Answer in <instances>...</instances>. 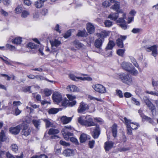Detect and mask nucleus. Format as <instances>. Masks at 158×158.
Returning <instances> with one entry per match:
<instances>
[{"instance_id":"nucleus-1","label":"nucleus","mask_w":158,"mask_h":158,"mask_svg":"<svg viewBox=\"0 0 158 158\" xmlns=\"http://www.w3.org/2000/svg\"><path fill=\"white\" fill-rule=\"evenodd\" d=\"M78 122L81 125L87 127L96 125L93 121V118L89 115L82 116L79 117L78 119Z\"/></svg>"},{"instance_id":"nucleus-2","label":"nucleus","mask_w":158,"mask_h":158,"mask_svg":"<svg viewBox=\"0 0 158 158\" xmlns=\"http://www.w3.org/2000/svg\"><path fill=\"white\" fill-rule=\"evenodd\" d=\"M118 79L122 82L130 85L132 84V80L131 75L127 73H121L118 75Z\"/></svg>"},{"instance_id":"nucleus-3","label":"nucleus","mask_w":158,"mask_h":158,"mask_svg":"<svg viewBox=\"0 0 158 158\" xmlns=\"http://www.w3.org/2000/svg\"><path fill=\"white\" fill-rule=\"evenodd\" d=\"M28 120L26 119V121H23V123L21 124V128L22 129V134L26 136L30 135L31 132V130L28 128V125L27 123H30L31 122V120L30 118H28Z\"/></svg>"},{"instance_id":"nucleus-4","label":"nucleus","mask_w":158,"mask_h":158,"mask_svg":"<svg viewBox=\"0 0 158 158\" xmlns=\"http://www.w3.org/2000/svg\"><path fill=\"white\" fill-rule=\"evenodd\" d=\"M73 129V127L70 126H65L64 127V128L62 129L61 133L63 135L64 139L66 140H69V137H72L73 136V134L69 132L67 129L72 130Z\"/></svg>"},{"instance_id":"nucleus-5","label":"nucleus","mask_w":158,"mask_h":158,"mask_svg":"<svg viewBox=\"0 0 158 158\" xmlns=\"http://www.w3.org/2000/svg\"><path fill=\"white\" fill-rule=\"evenodd\" d=\"M89 107L88 104L82 102L80 103L77 111L78 113H82L89 110Z\"/></svg>"},{"instance_id":"nucleus-6","label":"nucleus","mask_w":158,"mask_h":158,"mask_svg":"<svg viewBox=\"0 0 158 158\" xmlns=\"http://www.w3.org/2000/svg\"><path fill=\"white\" fill-rule=\"evenodd\" d=\"M94 89L97 92L103 94L106 93V90L105 87L100 84H97L93 86Z\"/></svg>"},{"instance_id":"nucleus-7","label":"nucleus","mask_w":158,"mask_h":158,"mask_svg":"<svg viewBox=\"0 0 158 158\" xmlns=\"http://www.w3.org/2000/svg\"><path fill=\"white\" fill-rule=\"evenodd\" d=\"M91 131L92 136L94 139L98 138L100 132L99 125H97L96 127L91 128Z\"/></svg>"},{"instance_id":"nucleus-8","label":"nucleus","mask_w":158,"mask_h":158,"mask_svg":"<svg viewBox=\"0 0 158 158\" xmlns=\"http://www.w3.org/2000/svg\"><path fill=\"white\" fill-rule=\"evenodd\" d=\"M60 44L61 42L60 41L56 39H55L54 40L52 41H51V44L52 48V52L53 54L56 53V56L58 53V50L57 49L55 50L54 49L55 48H53L55 47H58L60 45Z\"/></svg>"},{"instance_id":"nucleus-9","label":"nucleus","mask_w":158,"mask_h":158,"mask_svg":"<svg viewBox=\"0 0 158 158\" xmlns=\"http://www.w3.org/2000/svg\"><path fill=\"white\" fill-rule=\"evenodd\" d=\"M146 50L148 52L152 51V55L155 57L156 56L157 54L158 55L157 46L156 45H154L151 47L147 48Z\"/></svg>"},{"instance_id":"nucleus-10","label":"nucleus","mask_w":158,"mask_h":158,"mask_svg":"<svg viewBox=\"0 0 158 158\" xmlns=\"http://www.w3.org/2000/svg\"><path fill=\"white\" fill-rule=\"evenodd\" d=\"M70 78L72 80L75 81H77L79 80L85 81V80H87L89 81H91L92 80V78L90 77H77L75 76L73 74H71L69 75Z\"/></svg>"},{"instance_id":"nucleus-11","label":"nucleus","mask_w":158,"mask_h":158,"mask_svg":"<svg viewBox=\"0 0 158 158\" xmlns=\"http://www.w3.org/2000/svg\"><path fill=\"white\" fill-rule=\"evenodd\" d=\"M52 98L53 101L58 104L62 100L60 94L57 92H55L53 94Z\"/></svg>"},{"instance_id":"nucleus-12","label":"nucleus","mask_w":158,"mask_h":158,"mask_svg":"<svg viewBox=\"0 0 158 158\" xmlns=\"http://www.w3.org/2000/svg\"><path fill=\"white\" fill-rule=\"evenodd\" d=\"M104 41V39H101L100 38H98L96 39L94 43V46L95 48L99 50L100 51L102 50V46Z\"/></svg>"},{"instance_id":"nucleus-13","label":"nucleus","mask_w":158,"mask_h":158,"mask_svg":"<svg viewBox=\"0 0 158 158\" xmlns=\"http://www.w3.org/2000/svg\"><path fill=\"white\" fill-rule=\"evenodd\" d=\"M127 38L126 36H121L120 38L116 40V44L120 48H122L123 47V41Z\"/></svg>"},{"instance_id":"nucleus-14","label":"nucleus","mask_w":158,"mask_h":158,"mask_svg":"<svg viewBox=\"0 0 158 158\" xmlns=\"http://www.w3.org/2000/svg\"><path fill=\"white\" fill-rule=\"evenodd\" d=\"M121 66L123 69L128 72L131 70L132 65L130 63L123 61L121 64Z\"/></svg>"},{"instance_id":"nucleus-15","label":"nucleus","mask_w":158,"mask_h":158,"mask_svg":"<svg viewBox=\"0 0 158 158\" xmlns=\"http://www.w3.org/2000/svg\"><path fill=\"white\" fill-rule=\"evenodd\" d=\"M124 119L125 121L126 124V125L127 128V133L129 135H131L132 134V131L131 127V125L129 124V123H131V120L127 119L126 117H125Z\"/></svg>"},{"instance_id":"nucleus-16","label":"nucleus","mask_w":158,"mask_h":158,"mask_svg":"<svg viewBox=\"0 0 158 158\" xmlns=\"http://www.w3.org/2000/svg\"><path fill=\"white\" fill-rule=\"evenodd\" d=\"M21 127L20 124L16 127L10 128L9 131L12 134L17 135L19 132Z\"/></svg>"},{"instance_id":"nucleus-17","label":"nucleus","mask_w":158,"mask_h":158,"mask_svg":"<svg viewBox=\"0 0 158 158\" xmlns=\"http://www.w3.org/2000/svg\"><path fill=\"white\" fill-rule=\"evenodd\" d=\"M114 143L111 141H107L104 144V148L106 151H109L113 147Z\"/></svg>"},{"instance_id":"nucleus-18","label":"nucleus","mask_w":158,"mask_h":158,"mask_svg":"<svg viewBox=\"0 0 158 158\" xmlns=\"http://www.w3.org/2000/svg\"><path fill=\"white\" fill-rule=\"evenodd\" d=\"M120 3L119 2H116L114 4L110 7L112 9L114 10L117 11L122 13L123 12L122 10H119Z\"/></svg>"},{"instance_id":"nucleus-19","label":"nucleus","mask_w":158,"mask_h":158,"mask_svg":"<svg viewBox=\"0 0 158 158\" xmlns=\"http://www.w3.org/2000/svg\"><path fill=\"white\" fill-rule=\"evenodd\" d=\"M87 30L89 34L93 33L95 31V28L94 26L91 23H89L87 25Z\"/></svg>"},{"instance_id":"nucleus-20","label":"nucleus","mask_w":158,"mask_h":158,"mask_svg":"<svg viewBox=\"0 0 158 158\" xmlns=\"http://www.w3.org/2000/svg\"><path fill=\"white\" fill-rule=\"evenodd\" d=\"M89 139L90 137L89 135L85 134H82L80 137V141L81 143H84Z\"/></svg>"},{"instance_id":"nucleus-21","label":"nucleus","mask_w":158,"mask_h":158,"mask_svg":"<svg viewBox=\"0 0 158 158\" xmlns=\"http://www.w3.org/2000/svg\"><path fill=\"white\" fill-rule=\"evenodd\" d=\"M74 150L70 149H67L64 152V153L66 156H73L74 155Z\"/></svg>"},{"instance_id":"nucleus-22","label":"nucleus","mask_w":158,"mask_h":158,"mask_svg":"<svg viewBox=\"0 0 158 158\" xmlns=\"http://www.w3.org/2000/svg\"><path fill=\"white\" fill-rule=\"evenodd\" d=\"M72 119L71 117H67L66 116H63L61 118V120L64 124H66L70 122Z\"/></svg>"},{"instance_id":"nucleus-23","label":"nucleus","mask_w":158,"mask_h":158,"mask_svg":"<svg viewBox=\"0 0 158 158\" xmlns=\"http://www.w3.org/2000/svg\"><path fill=\"white\" fill-rule=\"evenodd\" d=\"M68 91L74 92L77 90V88L75 85H69L67 88Z\"/></svg>"},{"instance_id":"nucleus-24","label":"nucleus","mask_w":158,"mask_h":158,"mask_svg":"<svg viewBox=\"0 0 158 158\" xmlns=\"http://www.w3.org/2000/svg\"><path fill=\"white\" fill-rule=\"evenodd\" d=\"M59 132L60 131L58 129L52 128L49 130L48 133L50 135H55L59 133Z\"/></svg>"},{"instance_id":"nucleus-25","label":"nucleus","mask_w":158,"mask_h":158,"mask_svg":"<svg viewBox=\"0 0 158 158\" xmlns=\"http://www.w3.org/2000/svg\"><path fill=\"white\" fill-rule=\"evenodd\" d=\"M118 13H119V12H117V13L110 14L108 15V18L112 20H115L117 19L118 17Z\"/></svg>"},{"instance_id":"nucleus-26","label":"nucleus","mask_w":158,"mask_h":158,"mask_svg":"<svg viewBox=\"0 0 158 158\" xmlns=\"http://www.w3.org/2000/svg\"><path fill=\"white\" fill-rule=\"evenodd\" d=\"M32 123L35 128L38 129H39L41 124L40 120H33Z\"/></svg>"},{"instance_id":"nucleus-27","label":"nucleus","mask_w":158,"mask_h":158,"mask_svg":"<svg viewBox=\"0 0 158 158\" xmlns=\"http://www.w3.org/2000/svg\"><path fill=\"white\" fill-rule=\"evenodd\" d=\"M111 131L113 136L115 138L117 136V125L115 124H114L111 127Z\"/></svg>"},{"instance_id":"nucleus-28","label":"nucleus","mask_w":158,"mask_h":158,"mask_svg":"<svg viewBox=\"0 0 158 158\" xmlns=\"http://www.w3.org/2000/svg\"><path fill=\"white\" fill-rule=\"evenodd\" d=\"M115 45L114 42L112 41H109L107 45L106 48V51L107 50H111Z\"/></svg>"},{"instance_id":"nucleus-29","label":"nucleus","mask_w":158,"mask_h":158,"mask_svg":"<svg viewBox=\"0 0 158 158\" xmlns=\"http://www.w3.org/2000/svg\"><path fill=\"white\" fill-rule=\"evenodd\" d=\"M74 45L75 47L78 48H80L83 47L84 45L80 43L78 40H75L73 42Z\"/></svg>"},{"instance_id":"nucleus-30","label":"nucleus","mask_w":158,"mask_h":158,"mask_svg":"<svg viewBox=\"0 0 158 158\" xmlns=\"http://www.w3.org/2000/svg\"><path fill=\"white\" fill-rule=\"evenodd\" d=\"M149 109L151 110L152 115H154V112L156 111V107L151 102L147 105Z\"/></svg>"},{"instance_id":"nucleus-31","label":"nucleus","mask_w":158,"mask_h":158,"mask_svg":"<svg viewBox=\"0 0 158 158\" xmlns=\"http://www.w3.org/2000/svg\"><path fill=\"white\" fill-rule=\"evenodd\" d=\"M59 111V109L52 108L49 109L48 112L50 114H54L57 113Z\"/></svg>"},{"instance_id":"nucleus-32","label":"nucleus","mask_w":158,"mask_h":158,"mask_svg":"<svg viewBox=\"0 0 158 158\" xmlns=\"http://www.w3.org/2000/svg\"><path fill=\"white\" fill-rule=\"evenodd\" d=\"M44 3L40 0H38L35 2V7L38 8H40L42 7L44 5Z\"/></svg>"},{"instance_id":"nucleus-33","label":"nucleus","mask_w":158,"mask_h":158,"mask_svg":"<svg viewBox=\"0 0 158 158\" xmlns=\"http://www.w3.org/2000/svg\"><path fill=\"white\" fill-rule=\"evenodd\" d=\"M6 139V136L4 131L2 130L0 132V140L2 142L4 141Z\"/></svg>"},{"instance_id":"nucleus-34","label":"nucleus","mask_w":158,"mask_h":158,"mask_svg":"<svg viewBox=\"0 0 158 158\" xmlns=\"http://www.w3.org/2000/svg\"><path fill=\"white\" fill-rule=\"evenodd\" d=\"M22 38L20 37L15 38L12 41L13 43L17 45L19 44L22 42Z\"/></svg>"},{"instance_id":"nucleus-35","label":"nucleus","mask_w":158,"mask_h":158,"mask_svg":"<svg viewBox=\"0 0 158 158\" xmlns=\"http://www.w3.org/2000/svg\"><path fill=\"white\" fill-rule=\"evenodd\" d=\"M108 33L105 31H104L101 32L99 34V36L100 38L102 39H104L108 35Z\"/></svg>"},{"instance_id":"nucleus-36","label":"nucleus","mask_w":158,"mask_h":158,"mask_svg":"<svg viewBox=\"0 0 158 158\" xmlns=\"http://www.w3.org/2000/svg\"><path fill=\"white\" fill-rule=\"evenodd\" d=\"M128 72L131 74L134 75H136L138 73V71L133 66L131 67V70L129 71Z\"/></svg>"},{"instance_id":"nucleus-37","label":"nucleus","mask_w":158,"mask_h":158,"mask_svg":"<svg viewBox=\"0 0 158 158\" xmlns=\"http://www.w3.org/2000/svg\"><path fill=\"white\" fill-rule=\"evenodd\" d=\"M131 125V128L132 129H137V127L139 126V124L136 123L131 122V123H129Z\"/></svg>"},{"instance_id":"nucleus-38","label":"nucleus","mask_w":158,"mask_h":158,"mask_svg":"<svg viewBox=\"0 0 158 158\" xmlns=\"http://www.w3.org/2000/svg\"><path fill=\"white\" fill-rule=\"evenodd\" d=\"M69 100L66 98L62 99V100L61 105L64 107H66L69 106Z\"/></svg>"},{"instance_id":"nucleus-39","label":"nucleus","mask_w":158,"mask_h":158,"mask_svg":"<svg viewBox=\"0 0 158 158\" xmlns=\"http://www.w3.org/2000/svg\"><path fill=\"white\" fill-rule=\"evenodd\" d=\"M44 93L45 96L48 97L52 94L51 91L48 89H46L44 90Z\"/></svg>"},{"instance_id":"nucleus-40","label":"nucleus","mask_w":158,"mask_h":158,"mask_svg":"<svg viewBox=\"0 0 158 158\" xmlns=\"http://www.w3.org/2000/svg\"><path fill=\"white\" fill-rule=\"evenodd\" d=\"M29 12L28 11L24 10L21 14V17L23 18H25L29 15Z\"/></svg>"},{"instance_id":"nucleus-41","label":"nucleus","mask_w":158,"mask_h":158,"mask_svg":"<svg viewBox=\"0 0 158 158\" xmlns=\"http://www.w3.org/2000/svg\"><path fill=\"white\" fill-rule=\"evenodd\" d=\"M123 17L120 18L117 20V22L120 24L126 22L124 20V18L126 17V14H124L123 15Z\"/></svg>"},{"instance_id":"nucleus-42","label":"nucleus","mask_w":158,"mask_h":158,"mask_svg":"<svg viewBox=\"0 0 158 158\" xmlns=\"http://www.w3.org/2000/svg\"><path fill=\"white\" fill-rule=\"evenodd\" d=\"M144 120L148 121L149 123H150L152 124H154V122L153 120V119L151 118H150L148 116H145V118H144Z\"/></svg>"},{"instance_id":"nucleus-43","label":"nucleus","mask_w":158,"mask_h":158,"mask_svg":"<svg viewBox=\"0 0 158 158\" xmlns=\"http://www.w3.org/2000/svg\"><path fill=\"white\" fill-rule=\"evenodd\" d=\"M11 148L12 150L15 152H16L18 149V147L15 144H12Z\"/></svg>"},{"instance_id":"nucleus-44","label":"nucleus","mask_w":158,"mask_h":158,"mask_svg":"<svg viewBox=\"0 0 158 158\" xmlns=\"http://www.w3.org/2000/svg\"><path fill=\"white\" fill-rule=\"evenodd\" d=\"M131 62L137 68H138L139 65L137 63L135 59L133 57L130 58Z\"/></svg>"},{"instance_id":"nucleus-45","label":"nucleus","mask_w":158,"mask_h":158,"mask_svg":"<svg viewBox=\"0 0 158 158\" xmlns=\"http://www.w3.org/2000/svg\"><path fill=\"white\" fill-rule=\"evenodd\" d=\"M23 10L22 7H18L15 9V11L17 14H19L21 13H22Z\"/></svg>"},{"instance_id":"nucleus-46","label":"nucleus","mask_w":158,"mask_h":158,"mask_svg":"<svg viewBox=\"0 0 158 158\" xmlns=\"http://www.w3.org/2000/svg\"><path fill=\"white\" fill-rule=\"evenodd\" d=\"M67 96L70 101H74L76 98L75 96L71 94H67Z\"/></svg>"},{"instance_id":"nucleus-47","label":"nucleus","mask_w":158,"mask_h":158,"mask_svg":"<svg viewBox=\"0 0 158 158\" xmlns=\"http://www.w3.org/2000/svg\"><path fill=\"white\" fill-rule=\"evenodd\" d=\"M28 47L31 49L36 48L37 47V45H35L34 43H30L28 44Z\"/></svg>"},{"instance_id":"nucleus-48","label":"nucleus","mask_w":158,"mask_h":158,"mask_svg":"<svg viewBox=\"0 0 158 158\" xmlns=\"http://www.w3.org/2000/svg\"><path fill=\"white\" fill-rule=\"evenodd\" d=\"M146 93L147 94L152 95H156L158 96V91L157 92H153V91H146Z\"/></svg>"},{"instance_id":"nucleus-49","label":"nucleus","mask_w":158,"mask_h":158,"mask_svg":"<svg viewBox=\"0 0 158 158\" xmlns=\"http://www.w3.org/2000/svg\"><path fill=\"white\" fill-rule=\"evenodd\" d=\"M132 102L134 104H135L137 106H139L140 105L139 102L136 99L134 98H131Z\"/></svg>"},{"instance_id":"nucleus-50","label":"nucleus","mask_w":158,"mask_h":158,"mask_svg":"<svg viewBox=\"0 0 158 158\" xmlns=\"http://www.w3.org/2000/svg\"><path fill=\"white\" fill-rule=\"evenodd\" d=\"M102 5L104 7H106L110 6L111 4L108 1L106 0L102 3Z\"/></svg>"},{"instance_id":"nucleus-51","label":"nucleus","mask_w":158,"mask_h":158,"mask_svg":"<svg viewBox=\"0 0 158 158\" xmlns=\"http://www.w3.org/2000/svg\"><path fill=\"white\" fill-rule=\"evenodd\" d=\"M125 50L123 49H119L117 51V54L121 56H122L123 55Z\"/></svg>"},{"instance_id":"nucleus-52","label":"nucleus","mask_w":158,"mask_h":158,"mask_svg":"<svg viewBox=\"0 0 158 158\" xmlns=\"http://www.w3.org/2000/svg\"><path fill=\"white\" fill-rule=\"evenodd\" d=\"M105 24L106 27H110L112 25V22L109 20H107L105 22Z\"/></svg>"},{"instance_id":"nucleus-53","label":"nucleus","mask_w":158,"mask_h":158,"mask_svg":"<svg viewBox=\"0 0 158 158\" xmlns=\"http://www.w3.org/2000/svg\"><path fill=\"white\" fill-rule=\"evenodd\" d=\"M116 93L118 96H119L120 98H122L123 97V95L122 91L119 90H116Z\"/></svg>"},{"instance_id":"nucleus-54","label":"nucleus","mask_w":158,"mask_h":158,"mask_svg":"<svg viewBox=\"0 0 158 158\" xmlns=\"http://www.w3.org/2000/svg\"><path fill=\"white\" fill-rule=\"evenodd\" d=\"M85 31H80L78 33L77 35L79 36L84 37L85 36Z\"/></svg>"},{"instance_id":"nucleus-55","label":"nucleus","mask_w":158,"mask_h":158,"mask_svg":"<svg viewBox=\"0 0 158 158\" xmlns=\"http://www.w3.org/2000/svg\"><path fill=\"white\" fill-rule=\"evenodd\" d=\"M71 35V31L70 30H68L64 35V37L67 38L69 37Z\"/></svg>"},{"instance_id":"nucleus-56","label":"nucleus","mask_w":158,"mask_h":158,"mask_svg":"<svg viewBox=\"0 0 158 158\" xmlns=\"http://www.w3.org/2000/svg\"><path fill=\"white\" fill-rule=\"evenodd\" d=\"M60 143L61 145L66 147L69 146L70 145L69 143H66L65 141H63L62 140H60Z\"/></svg>"},{"instance_id":"nucleus-57","label":"nucleus","mask_w":158,"mask_h":158,"mask_svg":"<svg viewBox=\"0 0 158 158\" xmlns=\"http://www.w3.org/2000/svg\"><path fill=\"white\" fill-rule=\"evenodd\" d=\"M6 47L11 50H13L15 49V48L14 46L10 44H7L6 45Z\"/></svg>"},{"instance_id":"nucleus-58","label":"nucleus","mask_w":158,"mask_h":158,"mask_svg":"<svg viewBox=\"0 0 158 158\" xmlns=\"http://www.w3.org/2000/svg\"><path fill=\"white\" fill-rule=\"evenodd\" d=\"M44 121L46 123V126L48 127L52 125V123L48 120L45 119L44 120Z\"/></svg>"},{"instance_id":"nucleus-59","label":"nucleus","mask_w":158,"mask_h":158,"mask_svg":"<svg viewBox=\"0 0 158 158\" xmlns=\"http://www.w3.org/2000/svg\"><path fill=\"white\" fill-rule=\"evenodd\" d=\"M141 31V29L138 28H135L133 29L131 32L135 34L138 33Z\"/></svg>"},{"instance_id":"nucleus-60","label":"nucleus","mask_w":158,"mask_h":158,"mask_svg":"<svg viewBox=\"0 0 158 158\" xmlns=\"http://www.w3.org/2000/svg\"><path fill=\"white\" fill-rule=\"evenodd\" d=\"M31 87L30 86L26 87L24 88L23 90L24 92H29V93H31L32 92L31 90Z\"/></svg>"},{"instance_id":"nucleus-61","label":"nucleus","mask_w":158,"mask_h":158,"mask_svg":"<svg viewBox=\"0 0 158 158\" xmlns=\"http://www.w3.org/2000/svg\"><path fill=\"white\" fill-rule=\"evenodd\" d=\"M119 26L123 29L125 30L127 28V26L126 25V22L119 24Z\"/></svg>"},{"instance_id":"nucleus-62","label":"nucleus","mask_w":158,"mask_h":158,"mask_svg":"<svg viewBox=\"0 0 158 158\" xmlns=\"http://www.w3.org/2000/svg\"><path fill=\"white\" fill-rule=\"evenodd\" d=\"M76 101L75 100L69 101V106H73L75 105L76 104Z\"/></svg>"},{"instance_id":"nucleus-63","label":"nucleus","mask_w":158,"mask_h":158,"mask_svg":"<svg viewBox=\"0 0 158 158\" xmlns=\"http://www.w3.org/2000/svg\"><path fill=\"white\" fill-rule=\"evenodd\" d=\"M138 112L143 119H144L145 118V116H146L143 113L142 110L140 109L139 110Z\"/></svg>"},{"instance_id":"nucleus-64","label":"nucleus","mask_w":158,"mask_h":158,"mask_svg":"<svg viewBox=\"0 0 158 158\" xmlns=\"http://www.w3.org/2000/svg\"><path fill=\"white\" fill-rule=\"evenodd\" d=\"M94 142L95 141L94 140L90 141L89 142V145L90 148H93Z\"/></svg>"}]
</instances>
